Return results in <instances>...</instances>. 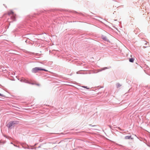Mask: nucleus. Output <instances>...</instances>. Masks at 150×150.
I'll return each mask as SVG.
<instances>
[{"instance_id": "1a4fd4ad", "label": "nucleus", "mask_w": 150, "mask_h": 150, "mask_svg": "<svg viewBox=\"0 0 150 150\" xmlns=\"http://www.w3.org/2000/svg\"><path fill=\"white\" fill-rule=\"evenodd\" d=\"M145 47H148V46H146V45H147V43L146 42L145 44Z\"/></svg>"}, {"instance_id": "f03ea898", "label": "nucleus", "mask_w": 150, "mask_h": 150, "mask_svg": "<svg viewBox=\"0 0 150 150\" xmlns=\"http://www.w3.org/2000/svg\"><path fill=\"white\" fill-rule=\"evenodd\" d=\"M42 70L45 71H47L45 69L41 68L40 67H36L32 69V72L34 73H36L38 72L39 71Z\"/></svg>"}, {"instance_id": "f257e3e1", "label": "nucleus", "mask_w": 150, "mask_h": 150, "mask_svg": "<svg viewBox=\"0 0 150 150\" xmlns=\"http://www.w3.org/2000/svg\"><path fill=\"white\" fill-rule=\"evenodd\" d=\"M16 124H17V121H12L8 123L7 126L9 129H11L14 127L15 125Z\"/></svg>"}, {"instance_id": "9b49d317", "label": "nucleus", "mask_w": 150, "mask_h": 150, "mask_svg": "<svg viewBox=\"0 0 150 150\" xmlns=\"http://www.w3.org/2000/svg\"><path fill=\"white\" fill-rule=\"evenodd\" d=\"M107 68V67H105V68H104V69L103 70H104L105 69H106Z\"/></svg>"}, {"instance_id": "423d86ee", "label": "nucleus", "mask_w": 150, "mask_h": 150, "mask_svg": "<svg viewBox=\"0 0 150 150\" xmlns=\"http://www.w3.org/2000/svg\"><path fill=\"white\" fill-rule=\"evenodd\" d=\"M21 81L26 83L28 82V81L23 78L22 79Z\"/></svg>"}, {"instance_id": "20e7f679", "label": "nucleus", "mask_w": 150, "mask_h": 150, "mask_svg": "<svg viewBox=\"0 0 150 150\" xmlns=\"http://www.w3.org/2000/svg\"><path fill=\"white\" fill-rule=\"evenodd\" d=\"M131 137V136H126L125 137V139H130Z\"/></svg>"}, {"instance_id": "6e6552de", "label": "nucleus", "mask_w": 150, "mask_h": 150, "mask_svg": "<svg viewBox=\"0 0 150 150\" xmlns=\"http://www.w3.org/2000/svg\"><path fill=\"white\" fill-rule=\"evenodd\" d=\"M102 38L105 40H106L107 39L106 37H103Z\"/></svg>"}, {"instance_id": "9d476101", "label": "nucleus", "mask_w": 150, "mask_h": 150, "mask_svg": "<svg viewBox=\"0 0 150 150\" xmlns=\"http://www.w3.org/2000/svg\"><path fill=\"white\" fill-rule=\"evenodd\" d=\"M0 96H4V95H3V94H1L0 93Z\"/></svg>"}, {"instance_id": "0eeeda50", "label": "nucleus", "mask_w": 150, "mask_h": 150, "mask_svg": "<svg viewBox=\"0 0 150 150\" xmlns=\"http://www.w3.org/2000/svg\"><path fill=\"white\" fill-rule=\"evenodd\" d=\"M121 86V85L119 83H117L116 84V86L117 88H118V87H120Z\"/></svg>"}, {"instance_id": "39448f33", "label": "nucleus", "mask_w": 150, "mask_h": 150, "mask_svg": "<svg viewBox=\"0 0 150 150\" xmlns=\"http://www.w3.org/2000/svg\"><path fill=\"white\" fill-rule=\"evenodd\" d=\"M134 59L133 58H130L129 59V61L130 62H133L134 61Z\"/></svg>"}, {"instance_id": "7ed1b4c3", "label": "nucleus", "mask_w": 150, "mask_h": 150, "mask_svg": "<svg viewBox=\"0 0 150 150\" xmlns=\"http://www.w3.org/2000/svg\"><path fill=\"white\" fill-rule=\"evenodd\" d=\"M8 14L9 15H10L11 14H12L13 16L12 17V19L13 20H14L15 19V17L14 16V13L12 11H11L10 12H9L8 13Z\"/></svg>"}, {"instance_id": "f8f14e48", "label": "nucleus", "mask_w": 150, "mask_h": 150, "mask_svg": "<svg viewBox=\"0 0 150 150\" xmlns=\"http://www.w3.org/2000/svg\"><path fill=\"white\" fill-rule=\"evenodd\" d=\"M84 87V88H86V86H84V87Z\"/></svg>"}]
</instances>
